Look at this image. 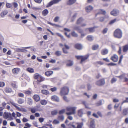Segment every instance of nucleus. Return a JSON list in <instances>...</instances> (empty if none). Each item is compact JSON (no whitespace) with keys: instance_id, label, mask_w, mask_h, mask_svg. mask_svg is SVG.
I'll list each match as a JSON object with an SVG mask.
<instances>
[{"instance_id":"f257e3e1","label":"nucleus","mask_w":128,"mask_h":128,"mask_svg":"<svg viewBox=\"0 0 128 128\" xmlns=\"http://www.w3.org/2000/svg\"><path fill=\"white\" fill-rule=\"evenodd\" d=\"M76 107L68 106L66 108V110L68 112H66V114L68 115L74 114L75 113Z\"/></svg>"},{"instance_id":"f03ea898","label":"nucleus","mask_w":128,"mask_h":128,"mask_svg":"<svg viewBox=\"0 0 128 128\" xmlns=\"http://www.w3.org/2000/svg\"><path fill=\"white\" fill-rule=\"evenodd\" d=\"M122 30L120 29H117L114 31V37L118 38H120L122 36Z\"/></svg>"},{"instance_id":"7ed1b4c3","label":"nucleus","mask_w":128,"mask_h":128,"mask_svg":"<svg viewBox=\"0 0 128 128\" xmlns=\"http://www.w3.org/2000/svg\"><path fill=\"white\" fill-rule=\"evenodd\" d=\"M69 91V89L67 87H64L61 88L60 93L62 96L67 94Z\"/></svg>"},{"instance_id":"20e7f679","label":"nucleus","mask_w":128,"mask_h":128,"mask_svg":"<svg viewBox=\"0 0 128 128\" xmlns=\"http://www.w3.org/2000/svg\"><path fill=\"white\" fill-rule=\"evenodd\" d=\"M89 55L88 54L86 55L85 56H76V57L78 59H81V63H82V62L84 61L85 60H86L88 57Z\"/></svg>"},{"instance_id":"39448f33","label":"nucleus","mask_w":128,"mask_h":128,"mask_svg":"<svg viewBox=\"0 0 128 128\" xmlns=\"http://www.w3.org/2000/svg\"><path fill=\"white\" fill-rule=\"evenodd\" d=\"M30 46H28L25 47H22V48H17L15 49V51L18 52H26L27 50L24 49H28L31 48Z\"/></svg>"},{"instance_id":"423d86ee","label":"nucleus","mask_w":128,"mask_h":128,"mask_svg":"<svg viewBox=\"0 0 128 128\" xmlns=\"http://www.w3.org/2000/svg\"><path fill=\"white\" fill-rule=\"evenodd\" d=\"M60 1L61 0H53L48 3L46 7H50L54 4L57 3Z\"/></svg>"},{"instance_id":"0eeeda50","label":"nucleus","mask_w":128,"mask_h":128,"mask_svg":"<svg viewBox=\"0 0 128 128\" xmlns=\"http://www.w3.org/2000/svg\"><path fill=\"white\" fill-rule=\"evenodd\" d=\"M119 10L116 9H114L110 12L111 14L114 16H118L119 14Z\"/></svg>"},{"instance_id":"6e6552de","label":"nucleus","mask_w":128,"mask_h":128,"mask_svg":"<svg viewBox=\"0 0 128 128\" xmlns=\"http://www.w3.org/2000/svg\"><path fill=\"white\" fill-rule=\"evenodd\" d=\"M3 116L5 119H7L8 118H12V114L10 112H4L3 114Z\"/></svg>"},{"instance_id":"1a4fd4ad","label":"nucleus","mask_w":128,"mask_h":128,"mask_svg":"<svg viewBox=\"0 0 128 128\" xmlns=\"http://www.w3.org/2000/svg\"><path fill=\"white\" fill-rule=\"evenodd\" d=\"M118 57L116 54H114L110 58L111 60L114 62H117L118 60Z\"/></svg>"},{"instance_id":"9d476101","label":"nucleus","mask_w":128,"mask_h":128,"mask_svg":"<svg viewBox=\"0 0 128 128\" xmlns=\"http://www.w3.org/2000/svg\"><path fill=\"white\" fill-rule=\"evenodd\" d=\"M104 83V80L103 79H102L96 82V84L98 86H101L103 85Z\"/></svg>"},{"instance_id":"9b49d317","label":"nucleus","mask_w":128,"mask_h":128,"mask_svg":"<svg viewBox=\"0 0 128 128\" xmlns=\"http://www.w3.org/2000/svg\"><path fill=\"white\" fill-rule=\"evenodd\" d=\"M4 91L6 93H10L13 92L11 88L8 87L5 88Z\"/></svg>"},{"instance_id":"f8f14e48","label":"nucleus","mask_w":128,"mask_h":128,"mask_svg":"<svg viewBox=\"0 0 128 128\" xmlns=\"http://www.w3.org/2000/svg\"><path fill=\"white\" fill-rule=\"evenodd\" d=\"M20 70V68H17L13 69L12 70V71L13 74H17L18 73Z\"/></svg>"},{"instance_id":"ddd939ff","label":"nucleus","mask_w":128,"mask_h":128,"mask_svg":"<svg viewBox=\"0 0 128 128\" xmlns=\"http://www.w3.org/2000/svg\"><path fill=\"white\" fill-rule=\"evenodd\" d=\"M10 103L14 106L16 107V109L20 111H22V110L20 108L17 106V104L13 102L10 101Z\"/></svg>"},{"instance_id":"4468645a","label":"nucleus","mask_w":128,"mask_h":128,"mask_svg":"<svg viewBox=\"0 0 128 128\" xmlns=\"http://www.w3.org/2000/svg\"><path fill=\"white\" fill-rule=\"evenodd\" d=\"M51 99L52 100L56 102H58L59 101V98L56 96H52Z\"/></svg>"},{"instance_id":"2eb2a0df","label":"nucleus","mask_w":128,"mask_h":128,"mask_svg":"<svg viewBox=\"0 0 128 128\" xmlns=\"http://www.w3.org/2000/svg\"><path fill=\"white\" fill-rule=\"evenodd\" d=\"M93 8L92 6L89 5L86 7V10L87 12H89L92 10Z\"/></svg>"},{"instance_id":"dca6fc26","label":"nucleus","mask_w":128,"mask_h":128,"mask_svg":"<svg viewBox=\"0 0 128 128\" xmlns=\"http://www.w3.org/2000/svg\"><path fill=\"white\" fill-rule=\"evenodd\" d=\"M75 47L78 50H81L82 48V46L81 44H76L75 45Z\"/></svg>"},{"instance_id":"f3484780","label":"nucleus","mask_w":128,"mask_h":128,"mask_svg":"<svg viewBox=\"0 0 128 128\" xmlns=\"http://www.w3.org/2000/svg\"><path fill=\"white\" fill-rule=\"evenodd\" d=\"M122 114L123 116H125L128 114V108L124 109L122 111Z\"/></svg>"},{"instance_id":"a211bd4d","label":"nucleus","mask_w":128,"mask_h":128,"mask_svg":"<svg viewBox=\"0 0 128 128\" xmlns=\"http://www.w3.org/2000/svg\"><path fill=\"white\" fill-rule=\"evenodd\" d=\"M76 0H69L67 2V4L68 5H71L74 4L76 1Z\"/></svg>"},{"instance_id":"6ab92c4d","label":"nucleus","mask_w":128,"mask_h":128,"mask_svg":"<svg viewBox=\"0 0 128 128\" xmlns=\"http://www.w3.org/2000/svg\"><path fill=\"white\" fill-rule=\"evenodd\" d=\"M94 119L90 121V128H94L95 125L94 124Z\"/></svg>"},{"instance_id":"aec40b11","label":"nucleus","mask_w":128,"mask_h":128,"mask_svg":"<svg viewBox=\"0 0 128 128\" xmlns=\"http://www.w3.org/2000/svg\"><path fill=\"white\" fill-rule=\"evenodd\" d=\"M78 13H75L72 16L71 18V22H73L74 21Z\"/></svg>"},{"instance_id":"412c9836","label":"nucleus","mask_w":128,"mask_h":128,"mask_svg":"<svg viewBox=\"0 0 128 128\" xmlns=\"http://www.w3.org/2000/svg\"><path fill=\"white\" fill-rule=\"evenodd\" d=\"M8 13V11L6 10H5L2 12L0 14V16L2 17L4 16Z\"/></svg>"},{"instance_id":"4be33fe9","label":"nucleus","mask_w":128,"mask_h":128,"mask_svg":"<svg viewBox=\"0 0 128 128\" xmlns=\"http://www.w3.org/2000/svg\"><path fill=\"white\" fill-rule=\"evenodd\" d=\"M83 109H81L78 110V115L80 117H82L83 114Z\"/></svg>"},{"instance_id":"5701e85b","label":"nucleus","mask_w":128,"mask_h":128,"mask_svg":"<svg viewBox=\"0 0 128 128\" xmlns=\"http://www.w3.org/2000/svg\"><path fill=\"white\" fill-rule=\"evenodd\" d=\"M84 20L82 18L80 17L77 20L76 23L77 24H79L81 23Z\"/></svg>"},{"instance_id":"b1692460","label":"nucleus","mask_w":128,"mask_h":128,"mask_svg":"<svg viewBox=\"0 0 128 128\" xmlns=\"http://www.w3.org/2000/svg\"><path fill=\"white\" fill-rule=\"evenodd\" d=\"M77 127L76 128H82L83 125V123L82 122L80 123H76Z\"/></svg>"},{"instance_id":"393cba45","label":"nucleus","mask_w":128,"mask_h":128,"mask_svg":"<svg viewBox=\"0 0 128 128\" xmlns=\"http://www.w3.org/2000/svg\"><path fill=\"white\" fill-rule=\"evenodd\" d=\"M73 62L72 61L68 60L66 62V65L69 66H71L73 65Z\"/></svg>"},{"instance_id":"a878e982","label":"nucleus","mask_w":128,"mask_h":128,"mask_svg":"<svg viewBox=\"0 0 128 128\" xmlns=\"http://www.w3.org/2000/svg\"><path fill=\"white\" fill-rule=\"evenodd\" d=\"M36 102L39 101L40 100V98L39 96L37 94L34 95L33 96Z\"/></svg>"},{"instance_id":"bb28decb","label":"nucleus","mask_w":128,"mask_h":128,"mask_svg":"<svg viewBox=\"0 0 128 128\" xmlns=\"http://www.w3.org/2000/svg\"><path fill=\"white\" fill-rule=\"evenodd\" d=\"M53 72L52 71H50L46 72H45V75L48 76H50L53 74Z\"/></svg>"},{"instance_id":"cd10ccee","label":"nucleus","mask_w":128,"mask_h":128,"mask_svg":"<svg viewBox=\"0 0 128 128\" xmlns=\"http://www.w3.org/2000/svg\"><path fill=\"white\" fill-rule=\"evenodd\" d=\"M48 11L46 9L44 10L42 12V14L44 16H46L48 13Z\"/></svg>"},{"instance_id":"c85d7f7f","label":"nucleus","mask_w":128,"mask_h":128,"mask_svg":"<svg viewBox=\"0 0 128 128\" xmlns=\"http://www.w3.org/2000/svg\"><path fill=\"white\" fill-rule=\"evenodd\" d=\"M108 50L106 48L103 49L101 51V53L102 55L106 54L108 53Z\"/></svg>"},{"instance_id":"c756f323","label":"nucleus","mask_w":128,"mask_h":128,"mask_svg":"<svg viewBox=\"0 0 128 128\" xmlns=\"http://www.w3.org/2000/svg\"><path fill=\"white\" fill-rule=\"evenodd\" d=\"M67 125L70 126H72L73 128H76V123L70 122L68 124H67Z\"/></svg>"},{"instance_id":"7c9ffc66","label":"nucleus","mask_w":128,"mask_h":128,"mask_svg":"<svg viewBox=\"0 0 128 128\" xmlns=\"http://www.w3.org/2000/svg\"><path fill=\"white\" fill-rule=\"evenodd\" d=\"M87 39L89 41H92L94 40V37L92 35H89L88 36L86 37Z\"/></svg>"},{"instance_id":"2f4dec72","label":"nucleus","mask_w":128,"mask_h":128,"mask_svg":"<svg viewBox=\"0 0 128 128\" xmlns=\"http://www.w3.org/2000/svg\"><path fill=\"white\" fill-rule=\"evenodd\" d=\"M106 13V11L103 10H99V12H98L96 14V16L98 14H105Z\"/></svg>"},{"instance_id":"473e14b6","label":"nucleus","mask_w":128,"mask_h":128,"mask_svg":"<svg viewBox=\"0 0 128 128\" xmlns=\"http://www.w3.org/2000/svg\"><path fill=\"white\" fill-rule=\"evenodd\" d=\"M17 102L19 104H21L24 102V100L23 99L19 98L18 99Z\"/></svg>"},{"instance_id":"72a5a7b5","label":"nucleus","mask_w":128,"mask_h":128,"mask_svg":"<svg viewBox=\"0 0 128 128\" xmlns=\"http://www.w3.org/2000/svg\"><path fill=\"white\" fill-rule=\"evenodd\" d=\"M128 50V44H126L123 47V51L124 52H126Z\"/></svg>"},{"instance_id":"f704fd0d","label":"nucleus","mask_w":128,"mask_h":128,"mask_svg":"<svg viewBox=\"0 0 128 128\" xmlns=\"http://www.w3.org/2000/svg\"><path fill=\"white\" fill-rule=\"evenodd\" d=\"M26 70L30 73H32L34 72V69L31 68H26Z\"/></svg>"},{"instance_id":"c9c22d12","label":"nucleus","mask_w":128,"mask_h":128,"mask_svg":"<svg viewBox=\"0 0 128 128\" xmlns=\"http://www.w3.org/2000/svg\"><path fill=\"white\" fill-rule=\"evenodd\" d=\"M40 76L39 74L38 73H36L34 74V78L35 79L38 80L39 78L40 77Z\"/></svg>"},{"instance_id":"e433bc0d","label":"nucleus","mask_w":128,"mask_h":128,"mask_svg":"<svg viewBox=\"0 0 128 128\" xmlns=\"http://www.w3.org/2000/svg\"><path fill=\"white\" fill-rule=\"evenodd\" d=\"M40 103L42 105H45L47 103V102L46 100H42L40 101Z\"/></svg>"},{"instance_id":"4c0bfd02","label":"nucleus","mask_w":128,"mask_h":128,"mask_svg":"<svg viewBox=\"0 0 128 128\" xmlns=\"http://www.w3.org/2000/svg\"><path fill=\"white\" fill-rule=\"evenodd\" d=\"M47 23L53 26H56L58 27H61L59 25L56 24H52L49 22H48Z\"/></svg>"},{"instance_id":"58836bf2","label":"nucleus","mask_w":128,"mask_h":128,"mask_svg":"<svg viewBox=\"0 0 128 128\" xmlns=\"http://www.w3.org/2000/svg\"><path fill=\"white\" fill-rule=\"evenodd\" d=\"M104 101L103 100H101L96 104L97 106H100L102 105Z\"/></svg>"},{"instance_id":"ea45409f","label":"nucleus","mask_w":128,"mask_h":128,"mask_svg":"<svg viewBox=\"0 0 128 128\" xmlns=\"http://www.w3.org/2000/svg\"><path fill=\"white\" fill-rule=\"evenodd\" d=\"M27 103L31 105L32 103V100L30 98H28Z\"/></svg>"},{"instance_id":"a19ab883","label":"nucleus","mask_w":128,"mask_h":128,"mask_svg":"<svg viewBox=\"0 0 128 128\" xmlns=\"http://www.w3.org/2000/svg\"><path fill=\"white\" fill-rule=\"evenodd\" d=\"M94 28H91L86 29V30L88 29L89 32H92L94 31Z\"/></svg>"},{"instance_id":"79ce46f5","label":"nucleus","mask_w":128,"mask_h":128,"mask_svg":"<svg viewBox=\"0 0 128 128\" xmlns=\"http://www.w3.org/2000/svg\"><path fill=\"white\" fill-rule=\"evenodd\" d=\"M44 78L42 76L40 75L39 79L38 80V81L39 82H42L44 81Z\"/></svg>"},{"instance_id":"37998d69","label":"nucleus","mask_w":128,"mask_h":128,"mask_svg":"<svg viewBox=\"0 0 128 128\" xmlns=\"http://www.w3.org/2000/svg\"><path fill=\"white\" fill-rule=\"evenodd\" d=\"M71 34L74 37H77L78 36V34L74 31H73L72 32Z\"/></svg>"},{"instance_id":"c03bdc74","label":"nucleus","mask_w":128,"mask_h":128,"mask_svg":"<svg viewBox=\"0 0 128 128\" xmlns=\"http://www.w3.org/2000/svg\"><path fill=\"white\" fill-rule=\"evenodd\" d=\"M61 52L60 51H58L56 52L55 54L57 56H60L61 55Z\"/></svg>"},{"instance_id":"a18cd8bd","label":"nucleus","mask_w":128,"mask_h":128,"mask_svg":"<svg viewBox=\"0 0 128 128\" xmlns=\"http://www.w3.org/2000/svg\"><path fill=\"white\" fill-rule=\"evenodd\" d=\"M118 20H117L116 18H115L114 19L110 21L109 23L110 24H112L116 21H118Z\"/></svg>"},{"instance_id":"49530a36","label":"nucleus","mask_w":128,"mask_h":128,"mask_svg":"<svg viewBox=\"0 0 128 128\" xmlns=\"http://www.w3.org/2000/svg\"><path fill=\"white\" fill-rule=\"evenodd\" d=\"M41 92L42 94L46 95L48 94V92L47 90H42L41 91Z\"/></svg>"},{"instance_id":"de8ad7c7","label":"nucleus","mask_w":128,"mask_h":128,"mask_svg":"<svg viewBox=\"0 0 128 128\" xmlns=\"http://www.w3.org/2000/svg\"><path fill=\"white\" fill-rule=\"evenodd\" d=\"M57 113V110H54L52 112L51 114L52 115H56Z\"/></svg>"},{"instance_id":"09e8293b","label":"nucleus","mask_w":128,"mask_h":128,"mask_svg":"<svg viewBox=\"0 0 128 128\" xmlns=\"http://www.w3.org/2000/svg\"><path fill=\"white\" fill-rule=\"evenodd\" d=\"M98 45H94L92 46V49L93 50H96L98 48Z\"/></svg>"},{"instance_id":"8fccbe9b","label":"nucleus","mask_w":128,"mask_h":128,"mask_svg":"<svg viewBox=\"0 0 128 128\" xmlns=\"http://www.w3.org/2000/svg\"><path fill=\"white\" fill-rule=\"evenodd\" d=\"M64 118V116H58V120H63Z\"/></svg>"},{"instance_id":"3c124183","label":"nucleus","mask_w":128,"mask_h":128,"mask_svg":"<svg viewBox=\"0 0 128 128\" xmlns=\"http://www.w3.org/2000/svg\"><path fill=\"white\" fill-rule=\"evenodd\" d=\"M23 92L26 94L29 95L31 94V92L29 90L24 91Z\"/></svg>"},{"instance_id":"603ef678","label":"nucleus","mask_w":128,"mask_h":128,"mask_svg":"<svg viewBox=\"0 0 128 128\" xmlns=\"http://www.w3.org/2000/svg\"><path fill=\"white\" fill-rule=\"evenodd\" d=\"M12 6V5L11 4L8 3H6V7L8 8H11Z\"/></svg>"},{"instance_id":"864d4df0","label":"nucleus","mask_w":128,"mask_h":128,"mask_svg":"<svg viewBox=\"0 0 128 128\" xmlns=\"http://www.w3.org/2000/svg\"><path fill=\"white\" fill-rule=\"evenodd\" d=\"M56 34L57 35L60 37L62 40H65V39L64 38L63 36L60 34L58 33H56Z\"/></svg>"},{"instance_id":"5fc2aeb1","label":"nucleus","mask_w":128,"mask_h":128,"mask_svg":"<svg viewBox=\"0 0 128 128\" xmlns=\"http://www.w3.org/2000/svg\"><path fill=\"white\" fill-rule=\"evenodd\" d=\"M36 108H34L31 109V111L33 113H34L36 111Z\"/></svg>"},{"instance_id":"6e6d98bb","label":"nucleus","mask_w":128,"mask_h":128,"mask_svg":"<svg viewBox=\"0 0 128 128\" xmlns=\"http://www.w3.org/2000/svg\"><path fill=\"white\" fill-rule=\"evenodd\" d=\"M80 28L79 26H76L74 27V30H76L78 31Z\"/></svg>"},{"instance_id":"4d7b16f0","label":"nucleus","mask_w":128,"mask_h":128,"mask_svg":"<svg viewBox=\"0 0 128 128\" xmlns=\"http://www.w3.org/2000/svg\"><path fill=\"white\" fill-rule=\"evenodd\" d=\"M60 18L58 16H56L55 17L54 19V21L55 22H58V20H59Z\"/></svg>"},{"instance_id":"13d9d810","label":"nucleus","mask_w":128,"mask_h":128,"mask_svg":"<svg viewBox=\"0 0 128 128\" xmlns=\"http://www.w3.org/2000/svg\"><path fill=\"white\" fill-rule=\"evenodd\" d=\"M116 80H117L116 78H112L111 80V83L112 84H113L114 83L116 82Z\"/></svg>"},{"instance_id":"bf43d9fd","label":"nucleus","mask_w":128,"mask_h":128,"mask_svg":"<svg viewBox=\"0 0 128 128\" xmlns=\"http://www.w3.org/2000/svg\"><path fill=\"white\" fill-rule=\"evenodd\" d=\"M13 4L14 6V7L15 8H17L18 6V4L16 2H14L13 3Z\"/></svg>"},{"instance_id":"052dcab7","label":"nucleus","mask_w":128,"mask_h":128,"mask_svg":"<svg viewBox=\"0 0 128 128\" xmlns=\"http://www.w3.org/2000/svg\"><path fill=\"white\" fill-rule=\"evenodd\" d=\"M18 95L19 97L22 98L24 97V94L21 93H18Z\"/></svg>"},{"instance_id":"680f3d73","label":"nucleus","mask_w":128,"mask_h":128,"mask_svg":"<svg viewBox=\"0 0 128 128\" xmlns=\"http://www.w3.org/2000/svg\"><path fill=\"white\" fill-rule=\"evenodd\" d=\"M65 111V110L64 109H62L60 110L59 112V114H61L64 113Z\"/></svg>"},{"instance_id":"e2e57ef3","label":"nucleus","mask_w":128,"mask_h":128,"mask_svg":"<svg viewBox=\"0 0 128 128\" xmlns=\"http://www.w3.org/2000/svg\"><path fill=\"white\" fill-rule=\"evenodd\" d=\"M95 64H98L102 65L103 64V63L101 61H98L96 62L95 63Z\"/></svg>"},{"instance_id":"0e129e2a","label":"nucleus","mask_w":128,"mask_h":128,"mask_svg":"<svg viewBox=\"0 0 128 128\" xmlns=\"http://www.w3.org/2000/svg\"><path fill=\"white\" fill-rule=\"evenodd\" d=\"M53 122V124H58L60 122L58 120H54Z\"/></svg>"},{"instance_id":"69168bd1","label":"nucleus","mask_w":128,"mask_h":128,"mask_svg":"<svg viewBox=\"0 0 128 128\" xmlns=\"http://www.w3.org/2000/svg\"><path fill=\"white\" fill-rule=\"evenodd\" d=\"M5 85L4 82H0V87H2Z\"/></svg>"},{"instance_id":"338daca9","label":"nucleus","mask_w":128,"mask_h":128,"mask_svg":"<svg viewBox=\"0 0 128 128\" xmlns=\"http://www.w3.org/2000/svg\"><path fill=\"white\" fill-rule=\"evenodd\" d=\"M12 87L14 88H17V86L15 83H12L11 84Z\"/></svg>"},{"instance_id":"774afa93","label":"nucleus","mask_w":128,"mask_h":128,"mask_svg":"<svg viewBox=\"0 0 128 128\" xmlns=\"http://www.w3.org/2000/svg\"><path fill=\"white\" fill-rule=\"evenodd\" d=\"M108 29L107 28H104L102 31V33L104 34L106 33L108 31Z\"/></svg>"}]
</instances>
